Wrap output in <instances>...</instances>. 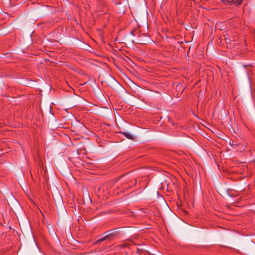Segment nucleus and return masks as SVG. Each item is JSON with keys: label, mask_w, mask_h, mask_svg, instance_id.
Instances as JSON below:
<instances>
[{"label": "nucleus", "mask_w": 255, "mask_h": 255, "mask_svg": "<svg viewBox=\"0 0 255 255\" xmlns=\"http://www.w3.org/2000/svg\"><path fill=\"white\" fill-rule=\"evenodd\" d=\"M105 233L110 241L113 240L125 235L124 232L119 229H113Z\"/></svg>", "instance_id": "nucleus-1"}, {"label": "nucleus", "mask_w": 255, "mask_h": 255, "mask_svg": "<svg viewBox=\"0 0 255 255\" xmlns=\"http://www.w3.org/2000/svg\"><path fill=\"white\" fill-rule=\"evenodd\" d=\"M139 32L137 31V30L134 28L130 31V34L132 35L133 36H136L137 34H138L137 38L136 39L137 43L138 44H145L146 40L143 38H147V37L143 34V35H141V34H138Z\"/></svg>", "instance_id": "nucleus-2"}, {"label": "nucleus", "mask_w": 255, "mask_h": 255, "mask_svg": "<svg viewBox=\"0 0 255 255\" xmlns=\"http://www.w3.org/2000/svg\"><path fill=\"white\" fill-rule=\"evenodd\" d=\"M103 236H104L103 237L101 238L100 239H99L97 241H95L94 243V245H98V244H101L103 241H105L106 240H108V238L107 237V235H106L105 233H104Z\"/></svg>", "instance_id": "nucleus-3"}, {"label": "nucleus", "mask_w": 255, "mask_h": 255, "mask_svg": "<svg viewBox=\"0 0 255 255\" xmlns=\"http://www.w3.org/2000/svg\"><path fill=\"white\" fill-rule=\"evenodd\" d=\"M123 134H124L127 138L129 139H133L134 137L132 135H131L130 133L127 132H121Z\"/></svg>", "instance_id": "nucleus-4"}, {"label": "nucleus", "mask_w": 255, "mask_h": 255, "mask_svg": "<svg viewBox=\"0 0 255 255\" xmlns=\"http://www.w3.org/2000/svg\"><path fill=\"white\" fill-rule=\"evenodd\" d=\"M244 0H233L232 2L234 3L235 5L238 6L241 5Z\"/></svg>", "instance_id": "nucleus-5"}, {"label": "nucleus", "mask_w": 255, "mask_h": 255, "mask_svg": "<svg viewBox=\"0 0 255 255\" xmlns=\"http://www.w3.org/2000/svg\"><path fill=\"white\" fill-rule=\"evenodd\" d=\"M232 0H221V2L223 4H226V5H229V4H231V3H233Z\"/></svg>", "instance_id": "nucleus-6"}, {"label": "nucleus", "mask_w": 255, "mask_h": 255, "mask_svg": "<svg viewBox=\"0 0 255 255\" xmlns=\"http://www.w3.org/2000/svg\"><path fill=\"white\" fill-rule=\"evenodd\" d=\"M120 246L122 247V248H124L126 246V244H123V245H120Z\"/></svg>", "instance_id": "nucleus-7"}]
</instances>
